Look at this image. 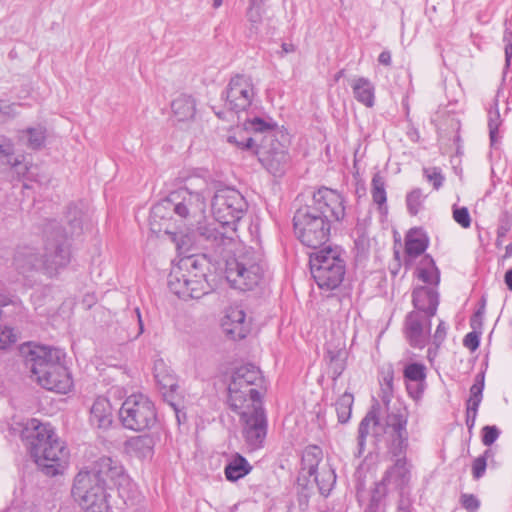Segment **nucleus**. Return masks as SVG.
<instances>
[{
	"mask_svg": "<svg viewBox=\"0 0 512 512\" xmlns=\"http://www.w3.org/2000/svg\"><path fill=\"white\" fill-rule=\"evenodd\" d=\"M345 197L336 190L321 187L311 204L297 209L293 217L297 239L312 249H318L330 238L332 226L340 223L346 215Z\"/></svg>",
	"mask_w": 512,
	"mask_h": 512,
	"instance_id": "obj_1",
	"label": "nucleus"
},
{
	"mask_svg": "<svg viewBox=\"0 0 512 512\" xmlns=\"http://www.w3.org/2000/svg\"><path fill=\"white\" fill-rule=\"evenodd\" d=\"M22 439L35 463L47 476H56L66 468L69 451L48 422L30 419L22 431Z\"/></svg>",
	"mask_w": 512,
	"mask_h": 512,
	"instance_id": "obj_2",
	"label": "nucleus"
},
{
	"mask_svg": "<svg viewBox=\"0 0 512 512\" xmlns=\"http://www.w3.org/2000/svg\"><path fill=\"white\" fill-rule=\"evenodd\" d=\"M64 350L35 345L25 358L32 377L44 389L67 394L73 388V379L65 365Z\"/></svg>",
	"mask_w": 512,
	"mask_h": 512,
	"instance_id": "obj_3",
	"label": "nucleus"
},
{
	"mask_svg": "<svg viewBox=\"0 0 512 512\" xmlns=\"http://www.w3.org/2000/svg\"><path fill=\"white\" fill-rule=\"evenodd\" d=\"M68 226L64 229L55 221L50 223L51 232L45 241V253L42 257V272L48 277L56 276L71 261V243L69 238L78 236L83 230V212L76 204L67 208Z\"/></svg>",
	"mask_w": 512,
	"mask_h": 512,
	"instance_id": "obj_4",
	"label": "nucleus"
},
{
	"mask_svg": "<svg viewBox=\"0 0 512 512\" xmlns=\"http://www.w3.org/2000/svg\"><path fill=\"white\" fill-rule=\"evenodd\" d=\"M205 207V198L202 193L191 192L186 188L178 189L153 205L149 217L150 228L155 233L168 234L170 233L168 222L173 214L185 219L204 212Z\"/></svg>",
	"mask_w": 512,
	"mask_h": 512,
	"instance_id": "obj_5",
	"label": "nucleus"
},
{
	"mask_svg": "<svg viewBox=\"0 0 512 512\" xmlns=\"http://www.w3.org/2000/svg\"><path fill=\"white\" fill-rule=\"evenodd\" d=\"M205 258L189 256L180 260L168 276V287L183 300L199 299L209 293Z\"/></svg>",
	"mask_w": 512,
	"mask_h": 512,
	"instance_id": "obj_6",
	"label": "nucleus"
},
{
	"mask_svg": "<svg viewBox=\"0 0 512 512\" xmlns=\"http://www.w3.org/2000/svg\"><path fill=\"white\" fill-rule=\"evenodd\" d=\"M264 267L262 255L252 248H245L226 259L225 277L232 288L250 291L262 281Z\"/></svg>",
	"mask_w": 512,
	"mask_h": 512,
	"instance_id": "obj_7",
	"label": "nucleus"
},
{
	"mask_svg": "<svg viewBox=\"0 0 512 512\" xmlns=\"http://www.w3.org/2000/svg\"><path fill=\"white\" fill-rule=\"evenodd\" d=\"M310 271L320 289L334 290L346 273V262L338 248L326 247L310 254Z\"/></svg>",
	"mask_w": 512,
	"mask_h": 512,
	"instance_id": "obj_8",
	"label": "nucleus"
},
{
	"mask_svg": "<svg viewBox=\"0 0 512 512\" xmlns=\"http://www.w3.org/2000/svg\"><path fill=\"white\" fill-rule=\"evenodd\" d=\"M248 209L245 197L236 189L224 187L218 189L212 200L211 210L222 229L236 231L237 223Z\"/></svg>",
	"mask_w": 512,
	"mask_h": 512,
	"instance_id": "obj_9",
	"label": "nucleus"
},
{
	"mask_svg": "<svg viewBox=\"0 0 512 512\" xmlns=\"http://www.w3.org/2000/svg\"><path fill=\"white\" fill-rule=\"evenodd\" d=\"M107 487L94 474L80 471L72 487V495L86 512H108Z\"/></svg>",
	"mask_w": 512,
	"mask_h": 512,
	"instance_id": "obj_10",
	"label": "nucleus"
},
{
	"mask_svg": "<svg viewBox=\"0 0 512 512\" xmlns=\"http://www.w3.org/2000/svg\"><path fill=\"white\" fill-rule=\"evenodd\" d=\"M122 426L132 431L151 429L157 421L154 403L143 394L128 396L119 409Z\"/></svg>",
	"mask_w": 512,
	"mask_h": 512,
	"instance_id": "obj_11",
	"label": "nucleus"
},
{
	"mask_svg": "<svg viewBox=\"0 0 512 512\" xmlns=\"http://www.w3.org/2000/svg\"><path fill=\"white\" fill-rule=\"evenodd\" d=\"M386 407L387 415L384 419L383 431L388 438V453L391 456L407 454L409 446L407 431L409 411L401 403Z\"/></svg>",
	"mask_w": 512,
	"mask_h": 512,
	"instance_id": "obj_12",
	"label": "nucleus"
},
{
	"mask_svg": "<svg viewBox=\"0 0 512 512\" xmlns=\"http://www.w3.org/2000/svg\"><path fill=\"white\" fill-rule=\"evenodd\" d=\"M263 376L259 368L253 364H245L236 368L228 385V404L235 408L243 407L246 401L243 388H249L252 397L257 395V388L263 387Z\"/></svg>",
	"mask_w": 512,
	"mask_h": 512,
	"instance_id": "obj_13",
	"label": "nucleus"
},
{
	"mask_svg": "<svg viewBox=\"0 0 512 512\" xmlns=\"http://www.w3.org/2000/svg\"><path fill=\"white\" fill-rule=\"evenodd\" d=\"M263 167L275 177L282 176L290 167L287 147L275 135H267L254 151Z\"/></svg>",
	"mask_w": 512,
	"mask_h": 512,
	"instance_id": "obj_14",
	"label": "nucleus"
},
{
	"mask_svg": "<svg viewBox=\"0 0 512 512\" xmlns=\"http://www.w3.org/2000/svg\"><path fill=\"white\" fill-rule=\"evenodd\" d=\"M256 88L249 75L236 74L232 76L222 92L225 107L235 113L245 112L256 97Z\"/></svg>",
	"mask_w": 512,
	"mask_h": 512,
	"instance_id": "obj_15",
	"label": "nucleus"
},
{
	"mask_svg": "<svg viewBox=\"0 0 512 512\" xmlns=\"http://www.w3.org/2000/svg\"><path fill=\"white\" fill-rule=\"evenodd\" d=\"M242 425V436L250 450L263 447L268 430V420L263 405L236 412Z\"/></svg>",
	"mask_w": 512,
	"mask_h": 512,
	"instance_id": "obj_16",
	"label": "nucleus"
},
{
	"mask_svg": "<svg viewBox=\"0 0 512 512\" xmlns=\"http://www.w3.org/2000/svg\"><path fill=\"white\" fill-rule=\"evenodd\" d=\"M428 313L411 311L405 319L406 337L412 347L423 348L431 333V319Z\"/></svg>",
	"mask_w": 512,
	"mask_h": 512,
	"instance_id": "obj_17",
	"label": "nucleus"
},
{
	"mask_svg": "<svg viewBox=\"0 0 512 512\" xmlns=\"http://www.w3.org/2000/svg\"><path fill=\"white\" fill-rule=\"evenodd\" d=\"M88 474H94L97 480H101L102 484L107 487L109 481L114 486L123 485L127 476L124 468L118 460L111 457L103 456L96 460L90 470H82Z\"/></svg>",
	"mask_w": 512,
	"mask_h": 512,
	"instance_id": "obj_18",
	"label": "nucleus"
},
{
	"mask_svg": "<svg viewBox=\"0 0 512 512\" xmlns=\"http://www.w3.org/2000/svg\"><path fill=\"white\" fill-rule=\"evenodd\" d=\"M89 424L101 435L110 430L114 425V414L110 400L106 397H97L89 412Z\"/></svg>",
	"mask_w": 512,
	"mask_h": 512,
	"instance_id": "obj_19",
	"label": "nucleus"
},
{
	"mask_svg": "<svg viewBox=\"0 0 512 512\" xmlns=\"http://www.w3.org/2000/svg\"><path fill=\"white\" fill-rule=\"evenodd\" d=\"M394 464L386 469L382 479L393 491H401L410 481V469L406 454L391 456Z\"/></svg>",
	"mask_w": 512,
	"mask_h": 512,
	"instance_id": "obj_20",
	"label": "nucleus"
},
{
	"mask_svg": "<svg viewBox=\"0 0 512 512\" xmlns=\"http://www.w3.org/2000/svg\"><path fill=\"white\" fill-rule=\"evenodd\" d=\"M13 265L20 274L28 276L42 271V257L34 246L19 245L14 253Z\"/></svg>",
	"mask_w": 512,
	"mask_h": 512,
	"instance_id": "obj_21",
	"label": "nucleus"
},
{
	"mask_svg": "<svg viewBox=\"0 0 512 512\" xmlns=\"http://www.w3.org/2000/svg\"><path fill=\"white\" fill-rule=\"evenodd\" d=\"M428 245L429 237L422 228L414 227L407 232L404 248V265L406 268L412 266L414 260L426 251Z\"/></svg>",
	"mask_w": 512,
	"mask_h": 512,
	"instance_id": "obj_22",
	"label": "nucleus"
},
{
	"mask_svg": "<svg viewBox=\"0 0 512 512\" xmlns=\"http://www.w3.org/2000/svg\"><path fill=\"white\" fill-rule=\"evenodd\" d=\"M414 311L435 316L439 305V294L434 287L418 286L412 292Z\"/></svg>",
	"mask_w": 512,
	"mask_h": 512,
	"instance_id": "obj_23",
	"label": "nucleus"
},
{
	"mask_svg": "<svg viewBox=\"0 0 512 512\" xmlns=\"http://www.w3.org/2000/svg\"><path fill=\"white\" fill-rule=\"evenodd\" d=\"M222 327L226 335L234 341L244 339L249 332L246 314L238 308H233L227 313Z\"/></svg>",
	"mask_w": 512,
	"mask_h": 512,
	"instance_id": "obj_24",
	"label": "nucleus"
},
{
	"mask_svg": "<svg viewBox=\"0 0 512 512\" xmlns=\"http://www.w3.org/2000/svg\"><path fill=\"white\" fill-rule=\"evenodd\" d=\"M351 88L357 102L367 108H372L375 105V86L368 78L357 77L353 79Z\"/></svg>",
	"mask_w": 512,
	"mask_h": 512,
	"instance_id": "obj_25",
	"label": "nucleus"
},
{
	"mask_svg": "<svg viewBox=\"0 0 512 512\" xmlns=\"http://www.w3.org/2000/svg\"><path fill=\"white\" fill-rule=\"evenodd\" d=\"M199 241L205 242L207 246L217 249L222 245L231 241V237H227L225 232L220 231L215 223L200 224L197 228Z\"/></svg>",
	"mask_w": 512,
	"mask_h": 512,
	"instance_id": "obj_26",
	"label": "nucleus"
},
{
	"mask_svg": "<svg viewBox=\"0 0 512 512\" xmlns=\"http://www.w3.org/2000/svg\"><path fill=\"white\" fill-rule=\"evenodd\" d=\"M415 274L419 280L428 285L438 286L440 282V271L429 254H425L421 258L416 267Z\"/></svg>",
	"mask_w": 512,
	"mask_h": 512,
	"instance_id": "obj_27",
	"label": "nucleus"
},
{
	"mask_svg": "<svg viewBox=\"0 0 512 512\" xmlns=\"http://www.w3.org/2000/svg\"><path fill=\"white\" fill-rule=\"evenodd\" d=\"M174 117L178 121H188L194 118L196 113V101L187 94H180L171 103Z\"/></svg>",
	"mask_w": 512,
	"mask_h": 512,
	"instance_id": "obj_28",
	"label": "nucleus"
},
{
	"mask_svg": "<svg viewBox=\"0 0 512 512\" xmlns=\"http://www.w3.org/2000/svg\"><path fill=\"white\" fill-rule=\"evenodd\" d=\"M154 376L157 384L162 390L163 396L167 397L178 389L176 375L167 368L163 362H159L155 365Z\"/></svg>",
	"mask_w": 512,
	"mask_h": 512,
	"instance_id": "obj_29",
	"label": "nucleus"
},
{
	"mask_svg": "<svg viewBox=\"0 0 512 512\" xmlns=\"http://www.w3.org/2000/svg\"><path fill=\"white\" fill-rule=\"evenodd\" d=\"M379 423L380 419L374 409L370 410L360 421L358 426L357 450L354 453L355 457H361L366 449V438L369 434L370 426H377Z\"/></svg>",
	"mask_w": 512,
	"mask_h": 512,
	"instance_id": "obj_30",
	"label": "nucleus"
},
{
	"mask_svg": "<svg viewBox=\"0 0 512 512\" xmlns=\"http://www.w3.org/2000/svg\"><path fill=\"white\" fill-rule=\"evenodd\" d=\"M252 470V466L247 459L236 453L235 456L226 464L224 474L228 481L235 482L246 475Z\"/></svg>",
	"mask_w": 512,
	"mask_h": 512,
	"instance_id": "obj_31",
	"label": "nucleus"
},
{
	"mask_svg": "<svg viewBox=\"0 0 512 512\" xmlns=\"http://www.w3.org/2000/svg\"><path fill=\"white\" fill-rule=\"evenodd\" d=\"M154 444L153 437L148 434L131 437L125 443L127 450L140 458L151 455Z\"/></svg>",
	"mask_w": 512,
	"mask_h": 512,
	"instance_id": "obj_32",
	"label": "nucleus"
},
{
	"mask_svg": "<svg viewBox=\"0 0 512 512\" xmlns=\"http://www.w3.org/2000/svg\"><path fill=\"white\" fill-rule=\"evenodd\" d=\"M323 459V451L317 445L307 446L301 458L302 471L306 472L308 476H312L318 470V466Z\"/></svg>",
	"mask_w": 512,
	"mask_h": 512,
	"instance_id": "obj_33",
	"label": "nucleus"
},
{
	"mask_svg": "<svg viewBox=\"0 0 512 512\" xmlns=\"http://www.w3.org/2000/svg\"><path fill=\"white\" fill-rule=\"evenodd\" d=\"M313 482L317 485L319 493L328 496L336 483L335 471L330 466H323L313 474Z\"/></svg>",
	"mask_w": 512,
	"mask_h": 512,
	"instance_id": "obj_34",
	"label": "nucleus"
},
{
	"mask_svg": "<svg viewBox=\"0 0 512 512\" xmlns=\"http://www.w3.org/2000/svg\"><path fill=\"white\" fill-rule=\"evenodd\" d=\"M244 128L247 131L264 134V139L267 135L276 136L277 123L273 121L272 118L263 119L260 117H253L245 120Z\"/></svg>",
	"mask_w": 512,
	"mask_h": 512,
	"instance_id": "obj_35",
	"label": "nucleus"
},
{
	"mask_svg": "<svg viewBox=\"0 0 512 512\" xmlns=\"http://www.w3.org/2000/svg\"><path fill=\"white\" fill-rule=\"evenodd\" d=\"M385 179L379 172L375 173L371 181V196L373 202L378 205L381 212L387 211V193L385 189Z\"/></svg>",
	"mask_w": 512,
	"mask_h": 512,
	"instance_id": "obj_36",
	"label": "nucleus"
},
{
	"mask_svg": "<svg viewBox=\"0 0 512 512\" xmlns=\"http://www.w3.org/2000/svg\"><path fill=\"white\" fill-rule=\"evenodd\" d=\"M354 403V397L351 393H343L335 403V409L337 413L338 422L346 424L349 422L352 413V406Z\"/></svg>",
	"mask_w": 512,
	"mask_h": 512,
	"instance_id": "obj_37",
	"label": "nucleus"
},
{
	"mask_svg": "<svg viewBox=\"0 0 512 512\" xmlns=\"http://www.w3.org/2000/svg\"><path fill=\"white\" fill-rule=\"evenodd\" d=\"M498 105V99L495 98L494 106L488 111L489 137L492 146H495L499 141L498 131L501 125V118Z\"/></svg>",
	"mask_w": 512,
	"mask_h": 512,
	"instance_id": "obj_38",
	"label": "nucleus"
},
{
	"mask_svg": "<svg viewBox=\"0 0 512 512\" xmlns=\"http://www.w3.org/2000/svg\"><path fill=\"white\" fill-rule=\"evenodd\" d=\"M22 133L27 135L26 145L29 149L39 150L46 141V129L43 126L30 127L23 130Z\"/></svg>",
	"mask_w": 512,
	"mask_h": 512,
	"instance_id": "obj_39",
	"label": "nucleus"
},
{
	"mask_svg": "<svg viewBox=\"0 0 512 512\" xmlns=\"http://www.w3.org/2000/svg\"><path fill=\"white\" fill-rule=\"evenodd\" d=\"M394 371L392 367L382 371V377L380 379L381 386V399L383 403L388 406L394 392Z\"/></svg>",
	"mask_w": 512,
	"mask_h": 512,
	"instance_id": "obj_40",
	"label": "nucleus"
},
{
	"mask_svg": "<svg viewBox=\"0 0 512 512\" xmlns=\"http://www.w3.org/2000/svg\"><path fill=\"white\" fill-rule=\"evenodd\" d=\"M484 382V373L477 374L473 385L470 387V397L466 402V406L479 408L483 398Z\"/></svg>",
	"mask_w": 512,
	"mask_h": 512,
	"instance_id": "obj_41",
	"label": "nucleus"
},
{
	"mask_svg": "<svg viewBox=\"0 0 512 512\" xmlns=\"http://www.w3.org/2000/svg\"><path fill=\"white\" fill-rule=\"evenodd\" d=\"M426 196L422 189L414 188L406 195V206L410 215L416 216L423 207Z\"/></svg>",
	"mask_w": 512,
	"mask_h": 512,
	"instance_id": "obj_42",
	"label": "nucleus"
},
{
	"mask_svg": "<svg viewBox=\"0 0 512 512\" xmlns=\"http://www.w3.org/2000/svg\"><path fill=\"white\" fill-rule=\"evenodd\" d=\"M403 375L407 382H424L426 380V366L418 362L409 363L405 366Z\"/></svg>",
	"mask_w": 512,
	"mask_h": 512,
	"instance_id": "obj_43",
	"label": "nucleus"
},
{
	"mask_svg": "<svg viewBox=\"0 0 512 512\" xmlns=\"http://www.w3.org/2000/svg\"><path fill=\"white\" fill-rule=\"evenodd\" d=\"M243 396H245V402L243 403V407L241 408H235L234 406H230L231 410L234 411V412H239V411H244V410H248V409H253L254 407L257 408L258 407V403L260 405H263V401H262V392H261V389L260 388H257V395L256 396H253L251 395V393L249 392V388H243Z\"/></svg>",
	"mask_w": 512,
	"mask_h": 512,
	"instance_id": "obj_44",
	"label": "nucleus"
},
{
	"mask_svg": "<svg viewBox=\"0 0 512 512\" xmlns=\"http://www.w3.org/2000/svg\"><path fill=\"white\" fill-rule=\"evenodd\" d=\"M393 491L383 479L375 483L374 488L371 490L369 502L385 505L384 500L386 496Z\"/></svg>",
	"mask_w": 512,
	"mask_h": 512,
	"instance_id": "obj_45",
	"label": "nucleus"
},
{
	"mask_svg": "<svg viewBox=\"0 0 512 512\" xmlns=\"http://www.w3.org/2000/svg\"><path fill=\"white\" fill-rule=\"evenodd\" d=\"M423 175L435 190H439L444 184L445 177L439 167L424 168Z\"/></svg>",
	"mask_w": 512,
	"mask_h": 512,
	"instance_id": "obj_46",
	"label": "nucleus"
},
{
	"mask_svg": "<svg viewBox=\"0 0 512 512\" xmlns=\"http://www.w3.org/2000/svg\"><path fill=\"white\" fill-rule=\"evenodd\" d=\"M341 351H328L329 366L333 374V378L337 379L341 376L345 369L343 360L340 359Z\"/></svg>",
	"mask_w": 512,
	"mask_h": 512,
	"instance_id": "obj_47",
	"label": "nucleus"
},
{
	"mask_svg": "<svg viewBox=\"0 0 512 512\" xmlns=\"http://www.w3.org/2000/svg\"><path fill=\"white\" fill-rule=\"evenodd\" d=\"M262 8L260 5V2H252L250 5L248 11H247V17L249 22H251L252 27L250 29L251 33H257L258 32V24L261 22L262 19Z\"/></svg>",
	"mask_w": 512,
	"mask_h": 512,
	"instance_id": "obj_48",
	"label": "nucleus"
},
{
	"mask_svg": "<svg viewBox=\"0 0 512 512\" xmlns=\"http://www.w3.org/2000/svg\"><path fill=\"white\" fill-rule=\"evenodd\" d=\"M227 141L241 150H253V152L258 146L256 145L257 140L254 137L238 139L236 135H230L228 136Z\"/></svg>",
	"mask_w": 512,
	"mask_h": 512,
	"instance_id": "obj_49",
	"label": "nucleus"
},
{
	"mask_svg": "<svg viewBox=\"0 0 512 512\" xmlns=\"http://www.w3.org/2000/svg\"><path fill=\"white\" fill-rule=\"evenodd\" d=\"M453 219L462 228H469L471 226V217L466 207H453Z\"/></svg>",
	"mask_w": 512,
	"mask_h": 512,
	"instance_id": "obj_50",
	"label": "nucleus"
},
{
	"mask_svg": "<svg viewBox=\"0 0 512 512\" xmlns=\"http://www.w3.org/2000/svg\"><path fill=\"white\" fill-rule=\"evenodd\" d=\"M482 443L485 446H491L500 436L501 431L495 425H486L481 430Z\"/></svg>",
	"mask_w": 512,
	"mask_h": 512,
	"instance_id": "obj_51",
	"label": "nucleus"
},
{
	"mask_svg": "<svg viewBox=\"0 0 512 512\" xmlns=\"http://www.w3.org/2000/svg\"><path fill=\"white\" fill-rule=\"evenodd\" d=\"M460 503L468 512H477L480 508V500L474 494L463 493L460 496Z\"/></svg>",
	"mask_w": 512,
	"mask_h": 512,
	"instance_id": "obj_52",
	"label": "nucleus"
},
{
	"mask_svg": "<svg viewBox=\"0 0 512 512\" xmlns=\"http://www.w3.org/2000/svg\"><path fill=\"white\" fill-rule=\"evenodd\" d=\"M426 387V383L424 382H407L406 389L408 395L414 400H420L423 396L424 390Z\"/></svg>",
	"mask_w": 512,
	"mask_h": 512,
	"instance_id": "obj_53",
	"label": "nucleus"
},
{
	"mask_svg": "<svg viewBox=\"0 0 512 512\" xmlns=\"http://www.w3.org/2000/svg\"><path fill=\"white\" fill-rule=\"evenodd\" d=\"M16 342V335L10 327L0 329V349H6Z\"/></svg>",
	"mask_w": 512,
	"mask_h": 512,
	"instance_id": "obj_54",
	"label": "nucleus"
},
{
	"mask_svg": "<svg viewBox=\"0 0 512 512\" xmlns=\"http://www.w3.org/2000/svg\"><path fill=\"white\" fill-rule=\"evenodd\" d=\"M447 330L448 326L446 325V323L443 320H440L433 335V343L437 347L441 346L442 343L445 341L447 336Z\"/></svg>",
	"mask_w": 512,
	"mask_h": 512,
	"instance_id": "obj_55",
	"label": "nucleus"
},
{
	"mask_svg": "<svg viewBox=\"0 0 512 512\" xmlns=\"http://www.w3.org/2000/svg\"><path fill=\"white\" fill-rule=\"evenodd\" d=\"M487 461H485L484 457H477L472 464V475L473 478L478 480L480 479L486 471Z\"/></svg>",
	"mask_w": 512,
	"mask_h": 512,
	"instance_id": "obj_56",
	"label": "nucleus"
},
{
	"mask_svg": "<svg viewBox=\"0 0 512 512\" xmlns=\"http://www.w3.org/2000/svg\"><path fill=\"white\" fill-rule=\"evenodd\" d=\"M463 345L471 351H475L480 345L479 333L472 331L466 334L463 339Z\"/></svg>",
	"mask_w": 512,
	"mask_h": 512,
	"instance_id": "obj_57",
	"label": "nucleus"
},
{
	"mask_svg": "<svg viewBox=\"0 0 512 512\" xmlns=\"http://www.w3.org/2000/svg\"><path fill=\"white\" fill-rule=\"evenodd\" d=\"M478 409L479 408H477V407L466 406L465 422H466V426L469 431H471L473 429V427L475 426Z\"/></svg>",
	"mask_w": 512,
	"mask_h": 512,
	"instance_id": "obj_58",
	"label": "nucleus"
},
{
	"mask_svg": "<svg viewBox=\"0 0 512 512\" xmlns=\"http://www.w3.org/2000/svg\"><path fill=\"white\" fill-rule=\"evenodd\" d=\"M484 309H485V299L482 298L481 307L472 315V317L470 319V325L473 329H476L478 325L479 326L481 325V321H482L483 314H484Z\"/></svg>",
	"mask_w": 512,
	"mask_h": 512,
	"instance_id": "obj_59",
	"label": "nucleus"
},
{
	"mask_svg": "<svg viewBox=\"0 0 512 512\" xmlns=\"http://www.w3.org/2000/svg\"><path fill=\"white\" fill-rule=\"evenodd\" d=\"M503 41L505 42V49H504L505 62H506V66L508 67L510 65V61L512 58V40L510 38V34L505 32Z\"/></svg>",
	"mask_w": 512,
	"mask_h": 512,
	"instance_id": "obj_60",
	"label": "nucleus"
},
{
	"mask_svg": "<svg viewBox=\"0 0 512 512\" xmlns=\"http://www.w3.org/2000/svg\"><path fill=\"white\" fill-rule=\"evenodd\" d=\"M13 150H14V148H13L12 142L9 139H7L6 137L1 136L0 137V152H1V154L8 156V155L13 154Z\"/></svg>",
	"mask_w": 512,
	"mask_h": 512,
	"instance_id": "obj_61",
	"label": "nucleus"
},
{
	"mask_svg": "<svg viewBox=\"0 0 512 512\" xmlns=\"http://www.w3.org/2000/svg\"><path fill=\"white\" fill-rule=\"evenodd\" d=\"M412 504L409 499L400 498L397 506V512H411Z\"/></svg>",
	"mask_w": 512,
	"mask_h": 512,
	"instance_id": "obj_62",
	"label": "nucleus"
},
{
	"mask_svg": "<svg viewBox=\"0 0 512 512\" xmlns=\"http://www.w3.org/2000/svg\"><path fill=\"white\" fill-rule=\"evenodd\" d=\"M378 62L382 65L389 66L391 64V53L388 50H384L378 57Z\"/></svg>",
	"mask_w": 512,
	"mask_h": 512,
	"instance_id": "obj_63",
	"label": "nucleus"
},
{
	"mask_svg": "<svg viewBox=\"0 0 512 512\" xmlns=\"http://www.w3.org/2000/svg\"><path fill=\"white\" fill-rule=\"evenodd\" d=\"M364 512H385V505L369 502Z\"/></svg>",
	"mask_w": 512,
	"mask_h": 512,
	"instance_id": "obj_64",
	"label": "nucleus"
}]
</instances>
